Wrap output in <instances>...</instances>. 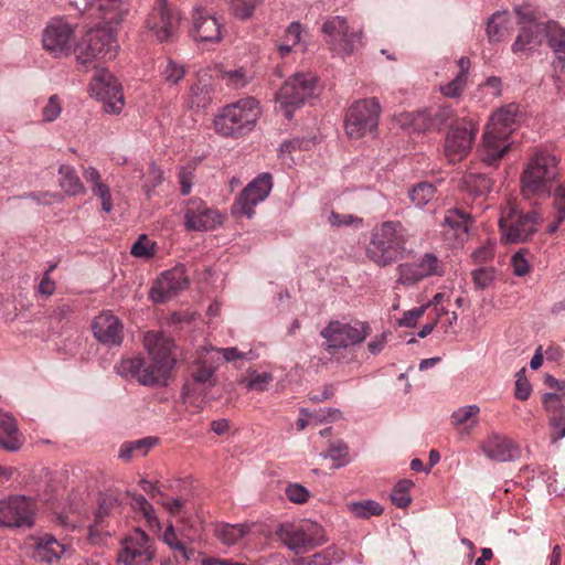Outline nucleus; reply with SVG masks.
I'll return each instance as SVG.
<instances>
[{"label": "nucleus", "mask_w": 565, "mask_h": 565, "mask_svg": "<svg viewBox=\"0 0 565 565\" xmlns=\"http://www.w3.org/2000/svg\"><path fill=\"white\" fill-rule=\"evenodd\" d=\"M143 344L151 358L147 363L143 358L122 359L116 366L117 374L135 379L140 385H166L175 365L174 341L161 332L149 331L143 337Z\"/></svg>", "instance_id": "1"}, {"label": "nucleus", "mask_w": 565, "mask_h": 565, "mask_svg": "<svg viewBox=\"0 0 565 565\" xmlns=\"http://www.w3.org/2000/svg\"><path fill=\"white\" fill-rule=\"evenodd\" d=\"M480 407L478 405H467L459 407L451 414V423L454 426H466L473 428L479 422Z\"/></svg>", "instance_id": "42"}, {"label": "nucleus", "mask_w": 565, "mask_h": 565, "mask_svg": "<svg viewBox=\"0 0 565 565\" xmlns=\"http://www.w3.org/2000/svg\"><path fill=\"white\" fill-rule=\"evenodd\" d=\"M92 331L99 343L109 348L120 347L124 341V324L109 310L103 311L94 318Z\"/></svg>", "instance_id": "23"}, {"label": "nucleus", "mask_w": 565, "mask_h": 565, "mask_svg": "<svg viewBox=\"0 0 565 565\" xmlns=\"http://www.w3.org/2000/svg\"><path fill=\"white\" fill-rule=\"evenodd\" d=\"M558 160L545 150L535 151L521 173V194L524 199H545L558 178Z\"/></svg>", "instance_id": "3"}, {"label": "nucleus", "mask_w": 565, "mask_h": 565, "mask_svg": "<svg viewBox=\"0 0 565 565\" xmlns=\"http://www.w3.org/2000/svg\"><path fill=\"white\" fill-rule=\"evenodd\" d=\"M262 0H227L231 13L239 20H248L253 17L256 7Z\"/></svg>", "instance_id": "49"}, {"label": "nucleus", "mask_w": 565, "mask_h": 565, "mask_svg": "<svg viewBox=\"0 0 565 565\" xmlns=\"http://www.w3.org/2000/svg\"><path fill=\"white\" fill-rule=\"evenodd\" d=\"M223 223V215L211 209L201 199L188 201L184 210V226L188 231H212Z\"/></svg>", "instance_id": "21"}, {"label": "nucleus", "mask_w": 565, "mask_h": 565, "mask_svg": "<svg viewBox=\"0 0 565 565\" xmlns=\"http://www.w3.org/2000/svg\"><path fill=\"white\" fill-rule=\"evenodd\" d=\"M427 306H420L405 311L403 317L398 320V326L413 328L416 326L418 319L425 313Z\"/></svg>", "instance_id": "62"}, {"label": "nucleus", "mask_w": 565, "mask_h": 565, "mask_svg": "<svg viewBox=\"0 0 565 565\" xmlns=\"http://www.w3.org/2000/svg\"><path fill=\"white\" fill-rule=\"evenodd\" d=\"M471 276L476 289L482 290L492 284L495 277V270L492 267H481L475 269Z\"/></svg>", "instance_id": "55"}, {"label": "nucleus", "mask_w": 565, "mask_h": 565, "mask_svg": "<svg viewBox=\"0 0 565 565\" xmlns=\"http://www.w3.org/2000/svg\"><path fill=\"white\" fill-rule=\"evenodd\" d=\"M544 33L556 58L565 57V29L557 22L550 21L545 24Z\"/></svg>", "instance_id": "39"}, {"label": "nucleus", "mask_w": 565, "mask_h": 565, "mask_svg": "<svg viewBox=\"0 0 565 565\" xmlns=\"http://www.w3.org/2000/svg\"><path fill=\"white\" fill-rule=\"evenodd\" d=\"M193 170L192 167H182L179 171V182H180V191L182 195H188L192 189V179H193Z\"/></svg>", "instance_id": "63"}, {"label": "nucleus", "mask_w": 565, "mask_h": 565, "mask_svg": "<svg viewBox=\"0 0 565 565\" xmlns=\"http://www.w3.org/2000/svg\"><path fill=\"white\" fill-rule=\"evenodd\" d=\"M83 177L90 184L93 195L100 200L102 210L105 213H110L113 210L110 188L103 182L99 171L94 167H88L83 170Z\"/></svg>", "instance_id": "31"}, {"label": "nucleus", "mask_w": 565, "mask_h": 565, "mask_svg": "<svg viewBox=\"0 0 565 565\" xmlns=\"http://www.w3.org/2000/svg\"><path fill=\"white\" fill-rule=\"evenodd\" d=\"M471 224L470 215L458 209L448 210L443 223L448 228L445 233L449 234L452 232V235L459 243H463L468 238Z\"/></svg>", "instance_id": "32"}, {"label": "nucleus", "mask_w": 565, "mask_h": 565, "mask_svg": "<svg viewBox=\"0 0 565 565\" xmlns=\"http://www.w3.org/2000/svg\"><path fill=\"white\" fill-rule=\"evenodd\" d=\"M273 380L274 376L269 372L257 373L256 371H248V375L242 379L239 383L248 391L264 392Z\"/></svg>", "instance_id": "46"}, {"label": "nucleus", "mask_w": 565, "mask_h": 565, "mask_svg": "<svg viewBox=\"0 0 565 565\" xmlns=\"http://www.w3.org/2000/svg\"><path fill=\"white\" fill-rule=\"evenodd\" d=\"M62 111L61 100L57 95H52L46 105L42 109L43 120L46 122L54 121Z\"/></svg>", "instance_id": "59"}, {"label": "nucleus", "mask_w": 565, "mask_h": 565, "mask_svg": "<svg viewBox=\"0 0 565 565\" xmlns=\"http://www.w3.org/2000/svg\"><path fill=\"white\" fill-rule=\"evenodd\" d=\"M518 113L519 107L515 104L503 106L491 116L486 129L509 138L515 130Z\"/></svg>", "instance_id": "29"}, {"label": "nucleus", "mask_w": 565, "mask_h": 565, "mask_svg": "<svg viewBox=\"0 0 565 565\" xmlns=\"http://www.w3.org/2000/svg\"><path fill=\"white\" fill-rule=\"evenodd\" d=\"M542 402L548 414L550 439L555 444L565 437V412L559 408V399L556 397V393H545Z\"/></svg>", "instance_id": "27"}, {"label": "nucleus", "mask_w": 565, "mask_h": 565, "mask_svg": "<svg viewBox=\"0 0 565 565\" xmlns=\"http://www.w3.org/2000/svg\"><path fill=\"white\" fill-rule=\"evenodd\" d=\"M224 78H226L228 85L234 88L244 87L247 83V76L243 70L228 71L224 73Z\"/></svg>", "instance_id": "64"}, {"label": "nucleus", "mask_w": 565, "mask_h": 565, "mask_svg": "<svg viewBox=\"0 0 565 565\" xmlns=\"http://www.w3.org/2000/svg\"><path fill=\"white\" fill-rule=\"evenodd\" d=\"M119 508L118 501L113 495H105L99 499L98 509L96 513V523L89 527V540L95 542L94 531L105 516L111 515Z\"/></svg>", "instance_id": "44"}, {"label": "nucleus", "mask_w": 565, "mask_h": 565, "mask_svg": "<svg viewBox=\"0 0 565 565\" xmlns=\"http://www.w3.org/2000/svg\"><path fill=\"white\" fill-rule=\"evenodd\" d=\"M74 29L67 22L53 20L42 32V47L53 57L60 58L73 53Z\"/></svg>", "instance_id": "18"}, {"label": "nucleus", "mask_w": 565, "mask_h": 565, "mask_svg": "<svg viewBox=\"0 0 565 565\" xmlns=\"http://www.w3.org/2000/svg\"><path fill=\"white\" fill-rule=\"evenodd\" d=\"M408 232L398 221H384L371 231L366 257L380 267L394 264L406 250Z\"/></svg>", "instance_id": "2"}, {"label": "nucleus", "mask_w": 565, "mask_h": 565, "mask_svg": "<svg viewBox=\"0 0 565 565\" xmlns=\"http://www.w3.org/2000/svg\"><path fill=\"white\" fill-rule=\"evenodd\" d=\"M184 67L172 60H168L166 66L161 71L163 81L171 85L179 83L184 77Z\"/></svg>", "instance_id": "54"}, {"label": "nucleus", "mask_w": 565, "mask_h": 565, "mask_svg": "<svg viewBox=\"0 0 565 565\" xmlns=\"http://www.w3.org/2000/svg\"><path fill=\"white\" fill-rule=\"evenodd\" d=\"M381 105L376 98L360 99L351 105L345 116V131L351 139H360L377 129Z\"/></svg>", "instance_id": "8"}, {"label": "nucleus", "mask_w": 565, "mask_h": 565, "mask_svg": "<svg viewBox=\"0 0 565 565\" xmlns=\"http://www.w3.org/2000/svg\"><path fill=\"white\" fill-rule=\"evenodd\" d=\"M510 18L508 12H495L487 23V35L491 43L503 41L508 36Z\"/></svg>", "instance_id": "37"}, {"label": "nucleus", "mask_w": 565, "mask_h": 565, "mask_svg": "<svg viewBox=\"0 0 565 565\" xmlns=\"http://www.w3.org/2000/svg\"><path fill=\"white\" fill-rule=\"evenodd\" d=\"M540 215L535 211L523 213L509 202L502 210L499 226L505 243L527 242L537 231Z\"/></svg>", "instance_id": "6"}, {"label": "nucleus", "mask_w": 565, "mask_h": 565, "mask_svg": "<svg viewBox=\"0 0 565 565\" xmlns=\"http://www.w3.org/2000/svg\"><path fill=\"white\" fill-rule=\"evenodd\" d=\"M349 509L356 518L361 519H367L373 515H381L384 511L382 505L373 500L351 502L349 504Z\"/></svg>", "instance_id": "50"}, {"label": "nucleus", "mask_w": 565, "mask_h": 565, "mask_svg": "<svg viewBox=\"0 0 565 565\" xmlns=\"http://www.w3.org/2000/svg\"><path fill=\"white\" fill-rule=\"evenodd\" d=\"M214 371L209 367H201L193 374L194 384L201 385L205 391L214 385Z\"/></svg>", "instance_id": "61"}, {"label": "nucleus", "mask_w": 565, "mask_h": 565, "mask_svg": "<svg viewBox=\"0 0 565 565\" xmlns=\"http://www.w3.org/2000/svg\"><path fill=\"white\" fill-rule=\"evenodd\" d=\"M163 542L175 553H179L183 561H189L193 555V551L186 548L185 544L182 543L175 534L172 524H169L162 535Z\"/></svg>", "instance_id": "51"}, {"label": "nucleus", "mask_w": 565, "mask_h": 565, "mask_svg": "<svg viewBox=\"0 0 565 565\" xmlns=\"http://www.w3.org/2000/svg\"><path fill=\"white\" fill-rule=\"evenodd\" d=\"M342 554L335 546H329L309 557H298L292 562L294 565H331L333 562L340 561Z\"/></svg>", "instance_id": "40"}, {"label": "nucleus", "mask_w": 565, "mask_h": 565, "mask_svg": "<svg viewBox=\"0 0 565 565\" xmlns=\"http://www.w3.org/2000/svg\"><path fill=\"white\" fill-rule=\"evenodd\" d=\"M33 509V502L25 497H13L0 501V526L31 527Z\"/></svg>", "instance_id": "22"}, {"label": "nucleus", "mask_w": 565, "mask_h": 565, "mask_svg": "<svg viewBox=\"0 0 565 565\" xmlns=\"http://www.w3.org/2000/svg\"><path fill=\"white\" fill-rule=\"evenodd\" d=\"M323 458H330L335 462L334 468H341L349 463V447L343 440H337L329 445L328 450L321 454Z\"/></svg>", "instance_id": "47"}, {"label": "nucleus", "mask_w": 565, "mask_h": 565, "mask_svg": "<svg viewBox=\"0 0 565 565\" xmlns=\"http://www.w3.org/2000/svg\"><path fill=\"white\" fill-rule=\"evenodd\" d=\"M194 39L204 43H216L222 39V25L218 20L203 10L193 14Z\"/></svg>", "instance_id": "25"}, {"label": "nucleus", "mask_w": 565, "mask_h": 565, "mask_svg": "<svg viewBox=\"0 0 565 565\" xmlns=\"http://www.w3.org/2000/svg\"><path fill=\"white\" fill-rule=\"evenodd\" d=\"M127 494L131 498L130 505L132 507L134 510L139 511L150 525H159V521L158 518L156 516L152 504L149 503L143 495L131 494L129 492Z\"/></svg>", "instance_id": "52"}, {"label": "nucleus", "mask_w": 565, "mask_h": 565, "mask_svg": "<svg viewBox=\"0 0 565 565\" xmlns=\"http://www.w3.org/2000/svg\"><path fill=\"white\" fill-rule=\"evenodd\" d=\"M286 497L296 504H303L309 499V491L299 483H290L285 489Z\"/></svg>", "instance_id": "57"}, {"label": "nucleus", "mask_w": 565, "mask_h": 565, "mask_svg": "<svg viewBox=\"0 0 565 565\" xmlns=\"http://www.w3.org/2000/svg\"><path fill=\"white\" fill-rule=\"evenodd\" d=\"M457 64L459 71L456 77L451 82L440 86L441 94L449 98L460 97L467 85V77L470 68V60L468 57L462 56L458 60Z\"/></svg>", "instance_id": "34"}, {"label": "nucleus", "mask_w": 565, "mask_h": 565, "mask_svg": "<svg viewBox=\"0 0 565 565\" xmlns=\"http://www.w3.org/2000/svg\"><path fill=\"white\" fill-rule=\"evenodd\" d=\"M480 447L490 460L507 462L520 457L519 446L509 437L498 433H491Z\"/></svg>", "instance_id": "24"}, {"label": "nucleus", "mask_w": 565, "mask_h": 565, "mask_svg": "<svg viewBox=\"0 0 565 565\" xmlns=\"http://www.w3.org/2000/svg\"><path fill=\"white\" fill-rule=\"evenodd\" d=\"M58 184L65 194L76 196L86 193V188L72 166L62 164L58 168Z\"/></svg>", "instance_id": "36"}, {"label": "nucleus", "mask_w": 565, "mask_h": 565, "mask_svg": "<svg viewBox=\"0 0 565 565\" xmlns=\"http://www.w3.org/2000/svg\"><path fill=\"white\" fill-rule=\"evenodd\" d=\"M213 87L207 79L200 78L194 85L190 88L189 103L193 108H205L207 107L213 99Z\"/></svg>", "instance_id": "38"}, {"label": "nucleus", "mask_w": 565, "mask_h": 565, "mask_svg": "<svg viewBox=\"0 0 565 565\" xmlns=\"http://www.w3.org/2000/svg\"><path fill=\"white\" fill-rule=\"evenodd\" d=\"M315 85L316 77L313 75L298 73L280 87L276 99L288 120L292 118L294 110L313 95Z\"/></svg>", "instance_id": "11"}, {"label": "nucleus", "mask_w": 565, "mask_h": 565, "mask_svg": "<svg viewBox=\"0 0 565 565\" xmlns=\"http://www.w3.org/2000/svg\"><path fill=\"white\" fill-rule=\"evenodd\" d=\"M262 114L259 102L245 97L221 108L214 118V129L223 137H242L252 131Z\"/></svg>", "instance_id": "4"}, {"label": "nucleus", "mask_w": 565, "mask_h": 565, "mask_svg": "<svg viewBox=\"0 0 565 565\" xmlns=\"http://www.w3.org/2000/svg\"><path fill=\"white\" fill-rule=\"evenodd\" d=\"M180 19L179 11L172 10L166 0H157L146 23L159 42H169L175 36Z\"/></svg>", "instance_id": "16"}, {"label": "nucleus", "mask_w": 565, "mask_h": 565, "mask_svg": "<svg viewBox=\"0 0 565 565\" xmlns=\"http://www.w3.org/2000/svg\"><path fill=\"white\" fill-rule=\"evenodd\" d=\"M93 96L104 102V110L119 114L124 107V95L118 81L105 68L95 72L89 84Z\"/></svg>", "instance_id": "14"}, {"label": "nucleus", "mask_w": 565, "mask_h": 565, "mask_svg": "<svg viewBox=\"0 0 565 565\" xmlns=\"http://www.w3.org/2000/svg\"><path fill=\"white\" fill-rule=\"evenodd\" d=\"M414 487V482L409 479L399 480L392 493L391 500L392 502L399 509H404L409 505L412 502V498L409 495V490Z\"/></svg>", "instance_id": "48"}, {"label": "nucleus", "mask_w": 565, "mask_h": 565, "mask_svg": "<svg viewBox=\"0 0 565 565\" xmlns=\"http://www.w3.org/2000/svg\"><path fill=\"white\" fill-rule=\"evenodd\" d=\"M435 194L436 188L429 182H420L409 190V199L418 207L428 204Z\"/></svg>", "instance_id": "45"}, {"label": "nucleus", "mask_w": 565, "mask_h": 565, "mask_svg": "<svg viewBox=\"0 0 565 565\" xmlns=\"http://www.w3.org/2000/svg\"><path fill=\"white\" fill-rule=\"evenodd\" d=\"M477 131L478 127L471 120H461L451 125L444 145L445 156L450 163L461 161L469 154Z\"/></svg>", "instance_id": "13"}, {"label": "nucleus", "mask_w": 565, "mask_h": 565, "mask_svg": "<svg viewBox=\"0 0 565 565\" xmlns=\"http://www.w3.org/2000/svg\"><path fill=\"white\" fill-rule=\"evenodd\" d=\"M273 181L269 173L255 178L241 192L233 205V214L250 218L254 215V207L269 195Z\"/></svg>", "instance_id": "17"}, {"label": "nucleus", "mask_w": 565, "mask_h": 565, "mask_svg": "<svg viewBox=\"0 0 565 565\" xmlns=\"http://www.w3.org/2000/svg\"><path fill=\"white\" fill-rule=\"evenodd\" d=\"M328 221L333 227L341 226H360L362 224V218L354 216L352 214H340L332 211L328 217Z\"/></svg>", "instance_id": "56"}, {"label": "nucleus", "mask_w": 565, "mask_h": 565, "mask_svg": "<svg viewBox=\"0 0 565 565\" xmlns=\"http://www.w3.org/2000/svg\"><path fill=\"white\" fill-rule=\"evenodd\" d=\"M509 138L486 129L479 152L483 163L497 166L510 149Z\"/></svg>", "instance_id": "26"}, {"label": "nucleus", "mask_w": 565, "mask_h": 565, "mask_svg": "<svg viewBox=\"0 0 565 565\" xmlns=\"http://www.w3.org/2000/svg\"><path fill=\"white\" fill-rule=\"evenodd\" d=\"M463 188L475 196L489 193L492 189V181L482 173H468L462 179Z\"/></svg>", "instance_id": "41"}, {"label": "nucleus", "mask_w": 565, "mask_h": 565, "mask_svg": "<svg viewBox=\"0 0 565 565\" xmlns=\"http://www.w3.org/2000/svg\"><path fill=\"white\" fill-rule=\"evenodd\" d=\"M67 550V545L58 542L50 534L41 536L35 544L36 557L47 564L60 561Z\"/></svg>", "instance_id": "33"}, {"label": "nucleus", "mask_w": 565, "mask_h": 565, "mask_svg": "<svg viewBox=\"0 0 565 565\" xmlns=\"http://www.w3.org/2000/svg\"><path fill=\"white\" fill-rule=\"evenodd\" d=\"M524 373H525V369H521L515 377V391H514V396L520 399V401H526L530 395H531V392H532V386L530 384V382L526 380V377L524 376Z\"/></svg>", "instance_id": "58"}, {"label": "nucleus", "mask_w": 565, "mask_h": 565, "mask_svg": "<svg viewBox=\"0 0 565 565\" xmlns=\"http://www.w3.org/2000/svg\"><path fill=\"white\" fill-rule=\"evenodd\" d=\"M189 278L185 274V267L178 265L161 274L149 291V297L153 302L163 303L179 292L186 289Z\"/></svg>", "instance_id": "20"}, {"label": "nucleus", "mask_w": 565, "mask_h": 565, "mask_svg": "<svg viewBox=\"0 0 565 565\" xmlns=\"http://www.w3.org/2000/svg\"><path fill=\"white\" fill-rule=\"evenodd\" d=\"M515 13L521 29L512 44V52L518 54L535 50L542 43L541 35L544 33L545 24L537 21L533 10L527 6L515 8Z\"/></svg>", "instance_id": "15"}, {"label": "nucleus", "mask_w": 565, "mask_h": 565, "mask_svg": "<svg viewBox=\"0 0 565 565\" xmlns=\"http://www.w3.org/2000/svg\"><path fill=\"white\" fill-rule=\"evenodd\" d=\"M281 543L296 554H303L327 542L323 530L317 523H284L277 530Z\"/></svg>", "instance_id": "9"}, {"label": "nucleus", "mask_w": 565, "mask_h": 565, "mask_svg": "<svg viewBox=\"0 0 565 565\" xmlns=\"http://www.w3.org/2000/svg\"><path fill=\"white\" fill-rule=\"evenodd\" d=\"M250 532V525L247 523L239 524H218L214 529V535L218 541L227 546L237 544L243 537Z\"/></svg>", "instance_id": "35"}, {"label": "nucleus", "mask_w": 565, "mask_h": 565, "mask_svg": "<svg viewBox=\"0 0 565 565\" xmlns=\"http://www.w3.org/2000/svg\"><path fill=\"white\" fill-rule=\"evenodd\" d=\"M154 556L156 550L149 535L140 529H135L120 541L117 561L122 565H147Z\"/></svg>", "instance_id": "12"}, {"label": "nucleus", "mask_w": 565, "mask_h": 565, "mask_svg": "<svg viewBox=\"0 0 565 565\" xmlns=\"http://www.w3.org/2000/svg\"><path fill=\"white\" fill-rule=\"evenodd\" d=\"M371 332L367 322L355 321L353 324L339 320L330 321L320 332L326 340L324 349L329 353L361 344Z\"/></svg>", "instance_id": "7"}, {"label": "nucleus", "mask_w": 565, "mask_h": 565, "mask_svg": "<svg viewBox=\"0 0 565 565\" xmlns=\"http://www.w3.org/2000/svg\"><path fill=\"white\" fill-rule=\"evenodd\" d=\"M415 264L423 279L430 276H443L445 273L443 263L431 253L424 254Z\"/></svg>", "instance_id": "43"}, {"label": "nucleus", "mask_w": 565, "mask_h": 565, "mask_svg": "<svg viewBox=\"0 0 565 565\" xmlns=\"http://www.w3.org/2000/svg\"><path fill=\"white\" fill-rule=\"evenodd\" d=\"M118 43L111 28L96 25L88 29L73 47L77 63L88 65L116 57Z\"/></svg>", "instance_id": "5"}, {"label": "nucleus", "mask_w": 565, "mask_h": 565, "mask_svg": "<svg viewBox=\"0 0 565 565\" xmlns=\"http://www.w3.org/2000/svg\"><path fill=\"white\" fill-rule=\"evenodd\" d=\"M135 257L149 258L153 255V248L146 235H140L130 249Z\"/></svg>", "instance_id": "60"}, {"label": "nucleus", "mask_w": 565, "mask_h": 565, "mask_svg": "<svg viewBox=\"0 0 565 565\" xmlns=\"http://www.w3.org/2000/svg\"><path fill=\"white\" fill-rule=\"evenodd\" d=\"M397 282L406 286L415 285L423 280L415 263H405L397 266Z\"/></svg>", "instance_id": "53"}, {"label": "nucleus", "mask_w": 565, "mask_h": 565, "mask_svg": "<svg viewBox=\"0 0 565 565\" xmlns=\"http://www.w3.org/2000/svg\"><path fill=\"white\" fill-rule=\"evenodd\" d=\"M24 443L15 418L9 413L0 414V448L8 451H18Z\"/></svg>", "instance_id": "30"}, {"label": "nucleus", "mask_w": 565, "mask_h": 565, "mask_svg": "<svg viewBox=\"0 0 565 565\" xmlns=\"http://www.w3.org/2000/svg\"><path fill=\"white\" fill-rule=\"evenodd\" d=\"M330 50L341 56L353 54L362 46V31L349 25L343 17H332L322 24Z\"/></svg>", "instance_id": "10"}, {"label": "nucleus", "mask_w": 565, "mask_h": 565, "mask_svg": "<svg viewBox=\"0 0 565 565\" xmlns=\"http://www.w3.org/2000/svg\"><path fill=\"white\" fill-rule=\"evenodd\" d=\"M454 115V109L450 106L434 105L408 114L404 125L416 132L439 131L452 119Z\"/></svg>", "instance_id": "19"}, {"label": "nucleus", "mask_w": 565, "mask_h": 565, "mask_svg": "<svg viewBox=\"0 0 565 565\" xmlns=\"http://www.w3.org/2000/svg\"><path fill=\"white\" fill-rule=\"evenodd\" d=\"M88 10L98 13L106 24L119 23L128 9L125 0H85Z\"/></svg>", "instance_id": "28"}]
</instances>
